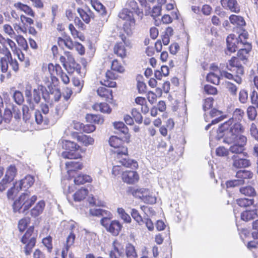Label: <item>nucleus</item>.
<instances>
[{
	"label": "nucleus",
	"mask_w": 258,
	"mask_h": 258,
	"mask_svg": "<svg viewBox=\"0 0 258 258\" xmlns=\"http://www.w3.org/2000/svg\"><path fill=\"white\" fill-rule=\"evenodd\" d=\"M90 4L96 11L100 13L102 15L106 14L105 7L98 0H93Z\"/></svg>",
	"instance_id": "nucleus-47"
},
{
	"label": "nucleus",
	"mask_w": 258,
	"mask_h": 258,
	"mask_svg": "<svg viewBox=\"0 0 258 258\" xmlns=\"http://www.w3.org/2000/svg\"><path fill=\"white\" fill-rule=\"evenodd\" d=\"M37 196H30V192L22 193L19 198L15 200L13 205V210L15 212H22L28 210L36 202Z\"/></svg>",
	"instance_id": "nucleus-4"
},
{
	"label": "nucleus",
	"mask_w": 258,
	"mask_h": 258,
	"mask_svg": "<svg viewBox=\"0 0 258 258\" xmlns=\"http://www.w3.org/2000/svg\"><path fill=\"white\" fill-rule=\"evenodd\" d=\"M236 203L240 207L244 208L253 205L254 200L247 198H240L236 200Z\"/></svg>",
	"instance_id": "nucleus-53"
},
{
	"label": "nucleus",
	"mask_w": 258,
	"mask_h": 258,
	"mask_svg": "<svg viewBox=\"0 0 258 258\" xmlns=\"http://www.w3.org/2000/svg\"><path fill=\"white\" fill-rule=\"evenodd\" d=\"M44 82L45 83V85L48 88L49 93L51 94H54V101L58 102L61 97V93L60 90L59 89L57 88V86L58 85H56L55 84L50 83L49 78L48 77L46 78V79L44 80Z\"/></svg>",
	"instance_id": "nucleus-20"
},
{
	"label": "nucleus",
	"mask_w": 258,
	"mask_h": 258,
	"mask_svg": "<svg viewBox=\"0 0 258 258\" xmlns=\"http://www.w3.org/2000/svg\"><path fill=\"white\" fill-rule=\"evenodd\" d=\"M206 79L208 82L217 85L219 84L220 77L215 73L210 72L208 74Z\"/></svg>",
	"instance_id": "nucleus-54"
},
{
	"label": "nucleus",
	"mask_w": 258,
	"mask_h": 258,
	"mask_svg": "<svg viewBox=\"0 0 258 258\" xmlns=\"http://www.w3.org/2000/svg\"><path fill=\"white\" fill-rule=\"evenodd\" d=\"M139 179L138 173L134 170H126L121 173L122 180L128 184H134L138 182Z\"/></svg>",
	"instance_id": "nucleus-15"
},
{
	"label": "nucleus",
	"mask_w": 258,
	"mask_h": 258,
	"mask_svg": "<svg viewBox=\"0 0 258 258\" xmlns=\"http://www.w3.org/2000/svg\"><path fill=\"white\" fill-rule=\"evenodd\" d=\"M14 8L19 11L24 12L26 15L34 18L35 13L29 5L19 2L14 4Z\"/></svg>",
	"instance_id": "nucleus-22"
},
{
	"label": "nucleus",
	"mask_w": 258,
	"mask_h": 258,
	"mask_svg": "<svg viewBox=\"0 0 258 258\" xmlns=\"http://www.w3.org/2000/svg\"><path fill=\"white\" fill-rule=\"evenodd\" d=\"M85 119L87 122L93 124H102L104 122L103 117L100 114H94L88 113L86 114Z\"/></svg>",
	"instance_id": "nucleus-35"
},
{
	"label": "nucleus",
	"mask_w": 258,
	"mask_h": 258,
	"mask_svg": "<svg viewBox=\"0 0 258 258\" xmlns=\"http://www.w3.org/2000/svg\"><path fill=\"white\" fill-rule=\"evenodd\" d=\"M92 107L94 111H100L103 113L110 114L112 111L111 108L105 102L95 103Z\"/></svg>",
	"instance_id": "nucleus-29"
},
{
	"label": "nucleus",
	"mask_w": 258,
	"mask_h": 258,
	"mask_svg": "<svg viewBox=\"0 0 258 258\" xmlns=\"http://www.w3.org/2000/svg\"><path fill=\"white\" fill-rule=\"evenodd\" d=\"M8 61L7 58L5 56L0 58V69L3 73H6L8 71Z\"/></svg>",
	"instance_id": "nucleus-60"
},
{
	"label": "nucleus",
	"mask_w": 258,
	"mask_h": 258,
	"mask_svg": "<svg viewBox=\"0 0 258 258\" xmlns=\"http://www.w3.org/2000/svg\"><path fill=\"white\" fill-rule=\"evenodd\" d=\"M41 100V89L38 87L33 90L32 94V101H33L35 103L38 104Z\"/></svg>",
	"instance_id": "nucleus-56"
},
{
	"label": "nucleus",
	"mask_w": 258,
	"mask_h": 258,
	"mask_svg": "<svg viewBox=\"0 0 258 258\" xmlns=\"http://www.w3.org/2000/svg\"><path fill=\"white\" fill-rule=\"evenodd\" d=\"M35 120L38 124H46L47 123V119H44L40 111L37 110L35 113Z\"/></svg>",
	"instance_id": "nucleus-64"
},
{
	"label": "nucleus",
	"mask_w": 258,
	"mask_h": 258,
	"mask_svg": "<svg viewBox=\"0 0 258 258\" xmlns=\"http://www.w3.org/2000/svg\"><path fill=\"white\" fill-rule=\"evenodd\" d=\"M135 102L136 105L140 106L141 111L143 114H146L149 112V107L145 97H137L135 99Z\"/></svg>",
	"instance_id": "nucleus-34"
},
{
	"label": "nucleus",
	"mask_w": 258,
	"mask_h": 258,
	"mask_svg": "<svg viewBox=\"0 0 258 258\" xmlns=\"http://www.w3.org/2000/svg\"><path fill=\"white\" fill-rule=\"evenodd\" d=\"M132 115L135 121L138 123H141L143 121V117L141 113L136 108H133L131 112Z\"/></svg>",
	"instance_id": "nucleus-63"
},
{
	"label": "nucleus",
	"mask_w": 258,
	"mask_h": 258,
	"mask_svg": "<svg viewBox=\"0 0 258 258\" xmlns=\"http://www.w3.org/2000/svg\"><path fill=\"white\" fill-rule=\"evenodd\" d=\"M77 12L82 20L86 24H89L91 20L92 12L90 9L87 11H85L82 8H78Z\"/></svg>",
	"instance_id": "nucleus-43"
},
{
	"label": "nucleus",
	"mask_w": 258,
	"mask_h": 258,
	"mask_svg": "<svg viewBox=\"0 0 258 258\" xmlns=\"http://www.w3.org/2000/svg\"><path fill=\"white\" fill-rule=\"evenodd\" d=\"M253 173L249 170H239L237 171L235 177L236 179L228 180L226 182L227 188L235 187L245 183H250L249 180L253 177Z\"/></svg>",
	"instance_id": "nucleus-7"
},
{
	"label": "nucleus",
	"mask_w": 258,
	"mask_h": 258,
	"mask_svg": "<svg viewBox=\"0 0 258 258\" xmlns=\"http://www.w3.org/2000/svg\"><path fill=\"white\" fill-rule=\"evenodd\" d=\"M109 143L110 146L118 150L114 152L117 154L118 158L121 155H127V148L123 146V141L116 136H111L109 140Z\"/></svg>",
	"instance_id": "nucleus-11"
},
{
	"label": "nucleus",
	"mask_w": 258,
	"mask_h": 258,
	"mask_svg": "<svg viewBox=\"0 0 258 258\" xmlns=\"http://www.w3.org/2000/svg\"><path fill=\"white\" fill-rule=\"evenodd\" d=\"M32 87L31 84L27 82L25 85V94L27 98V101L30 103L32 102Z\"/></svg>",
	"instance_id": "nucleus-59"
},
{
	"label": "nucleus",
	"mask_w": 258,
	"mask_h": 258,
	"mask_svg": "<svg viewBox=\"0 0 258 258\" xmlns=\"http://www.w3.org/2000/svg\"><path fill=\"white\" fill-rule=\"evenodd\" d=\"M67 173L70 179L74 177V173L82 170L84 167L83 164L80 162L69 161L65 164Z\"/></svg>",
	"instance_id": "nucleus-17"
},
{
	"label": "nucleus",
	"mask_w": 258,
	"mask_h": 258,
	"mask_svg": "<svg viewBox=\"0 0 258 258\" xmlns=\"http://www.w3.org/2000/svg\"><path fill=\"white\" fill-rule=\"evenodd\" d=\"M240 59L237 56H232L228 61L226 68L230 71L235 70L238 75L244 74V68L240 62Z\"/></svg>",
	"instance_id": "nucleus-13"
},
{
	"label": "nucleus",
	"mask_w": 258,
	"mask_h": 258,
	"mask_svg": "<svg viewBox=\"0 0 258 258\" xmlns=\"http://www.w3.org/2000/svg\"><path fill=\"white\" fill-rule=\"evenodd\" d=\"M127 9L135 13L137 15L142 19L143 17L144 13L142 10H140L139 8L138 4L135 0H128L127 1L126 5Z\"/></svg>",
	"instance_id": "nucleus-26"
},
{
	"label": "nucleus",
	"mask_w": 258,
	"mask_h": 258,
	"mask_svg": "<svg viewBox=\"0 0 258 258\" xmlns=\"http://www.w3.org/2000/svg\"><path fill=\"white\" fill-rule=\"evenodd\" d=\"M239 41L235 38L234 34L229 35L226 38L227 49L231 53L235 52L238 48L236 43Z\"/></svg>",
	"instance_id": "nucleus-25"
},
{
	"label": "nucleus",
	"mask_w": 258,
	"mask_h": 258,
	"mask_svg": "<svg viewBox=\"0 0 258 258\" xmlns=\"http://www.w3.org/2000/svg\"><path fill=\"white\" fill-rule=\"evenodd\" d=\"M97 93L106 101L111 102L113 99L112 90L105 87H99L97 90Z\"/></svg>",
	"instance_id": "nucleus-23"
},
{
	"label": "nucleus",
	"mask_w": 258,
	"mask_h": 258,
	"mask_svg": "<svg viewBox=\"0 0 258 258\" xmlns=\"http://www.w3.org/2000/svg\"><path fill=\"white\" fill-rule=\"evenodd\" d=\"M57 43L59 47L64 46L70 50H73L75 47L76 50L81 55H83L85 52V49L84 46L79 42H74L72 38L68 34H65L63 37H58L57 40Z\"/></svg>",
	"instance_id": "nucleus-8"
},
{
	"label": "nucleus",
	"mask_w": 258,
	"mask_h": 258,
	"mask_svg": "<svg viewBox=\"0 0 258 258\" xmlns=\"http://www.w3.org/2000/svg\"><path fill=\"white\" fill-rule=\"evenodd\" d=\"M30 221L31 219L29 217H24L19 221L18 228L21 233H23L27 229Z\"/></svg>",
	"instance_id": "nucleus-48"
},
{
	"label": "nucleus",
	"mask_w": 258,
	"mask_h": 258,
	"mask_svg": "<svg viewBox=\"0 0 258 258\" xmlns=\"http://www.w3.org/2000/svg\"><path fill=\"white\" fill-rule=\"evenodd\" d=\"M52 239L50 236H48L42 239V243L47 248L48 252H50L52 251L53 246L52 243Z\"/></svg>",
	"instance_id": "nucleus-62"
},
{
	"label": "nucleus",
	"mask_w": 258,
	"mask_h": 258,
	"mask_svg": "<svg viewBox=\"0 0 258 258\" xmlns=\"http://www.w3.org/2000/svg\"><path fill=\"white\" fill-rule=\"evenodd\" d=\"M125 33H121L119 35V37L122 40V42L123 44H124L126 47H129L131 46V40L130 39V36L132 34V30L130 33H127L126 31L124 30Z\"/></svg>",
	"instance_id": "nucleus-57"
},
{
	"label": "nucleus",
	"mask_w": 258,
	"mask_h": 258,
	"mask_svg": "<svg viewBox=\"0 0 258 258\" xmlns=\"http://www.w3.org/2000/svg\"><path fill=\"white\" fill-rule=\"evenodd\" d=\"M233 166L236 168H242L248 167L251 165V162L249 160L244 158H237L234 155L232 156Z\"/></svg>",
	"instance_id": "nucleus-28"
},
{
	"label": "nucleus",
	"mask_w": 258,
	"mask_h": 258,
	"mask_svg": "<svg viewBox=\"0 0 258 258\" xmlns=\"http://www.w3.org/2000/svg\"><path fill=\"white\" fill-rule=\"evenodd\" d=\"M245 115V112L241 108H236L232 117L221 124L218 127L219 132H234V130L238 124L243 128V132H245V127L240 123Z\"/></svg>",
	"instance_id": "nucleus-3"
},
{
	"label": "nucleus",
	"mask_w": 258,
	"mask_h": 258,
	"mask_svg": "<svg viewBox=\"0 0 258 258\" xmlns=\"http://www.w3.org/2000/svg\"><path fill=\"white\" fill-rule=\"evenodd\" d=\"M13 98L15 102L19 105L22 104L24 101L23 93L20 91H15L13 94Z\"/></svg>",
	"instance_id": "nucleus-58"
},
{
	"label": "nucleus",
	"mask_w": 258,
	"mask_h": 258,
	"mask_svg": "<svg viewBox=\"0 0 258 258\" xmlns=\"http://www.w3.org/2000/svg\"><path fill=\"white\" fill-rule=\"evenodd\" d=\"M117 212L119 215L120 218L125 223H130L132 221V219L130 216L125 212V210L122 208H117Z\"/></svg>",
	"instance_id": "nucleus-51"
},
{
	"label": "nucleus",
	"mask_w": 258,
	"mask_h": 258,
	"mask_svg": "<svg viewBox=\"0 0 258 258\" xmlns=\"http://www.w3.org/2000/svg\"><path fill=\"white\" fill-rule=\"evenodd\" d=\"M257 217V210H245L242 212L240 215L241 219L244 221L248 222L252 220Z\"/></svg>",
	"instance_id": "nucleus-37"
},
{
	"label": "nucleus",
	"mask_w": 258,
	"mask_h": 258,
	"mask_svg": "<svg viewBox=\"0 0 258 258\" xmlns=\"http://www.w3.org/2000/svg\"><path fill=\"white\" fill-rule=\"evenodd\" d=\"M48 70L50 75L51 82L52 84L58 85L59 80L57 76H59L61 81L66 85L68 84L70 82V78L68 75L63 72L61 67L59 64H53L49 63L48 64Z\"/></svg>",
	"instance_id": "nucleus-6"
},
{
	"label": "nucleus",
	"mask_w": 258,
	"mask_h": 258,
	"mask_svg": "<svg viewBox=\"0 0 258 258\" xmlns=\"http://www.w3.org/2000/svg\"><path fill=\"white\" fill-rule=\"evenodd\" d=\"M17 174V169L15 165H10L7 168L5 175L3 178L10 182L13 181Z\"/></svg>",
	"instance_id": "nucleus-30"
},
{
	"label": "nucleus",
	"mask_w": 258,
	"mask_h": 258,
	"mask_svg": "<svg viewBox=\"0 0 258 258\" xmlns=\"http://www.w3.org/2000/svg\"><path fill=\"white\" fill-rule=\"evenodd\" d=\"M113 249L111 251H113L114 253H118L119 255L122 254V250L123 249L124 245L121 241L119 240L115 239L113 242Z\"/></svg>",
	"instance_id": "nucleus-49"
},
{
	"label": "nucleus",
	"mask_w": 258,
	"mask_h": 258,
	"mask_svg": "<svg viewBox=\"0 0 258 258\" xmlns=\"http://www.w3.org/2000/svg\"><path fill=\"white\" fill-rule=\"evenodd\" d=\"M73 91L71 88L66 87L63 93V99L56 106V110L58 114H62L66 110L70 104V98L73 95Z\"/></svg>",
	"instance_id": "nucleus-12"
},
{
	"label": "nucleus",
	"mask_w": 258,
	"mask_h": 258,
	"mask_svg": "<svg viewBox=\"0 0 258 258\" xmlns=\"http://www.w3.org/2000/svg\"><path fill=\"white\" fill-rule=\"evenodd\" d=\"M113 52L117 56L124 59L127 57V51L125 45L121 42H116L113 47Z\"/></svg>",
	"instance_id": "nucleus-24"
},
{
	"label": "nucleus",
	"mask_w": 258,
	"mask_h": 258,
	"mask_svg": "<svg viewBox=\"0 0 258 258\" xmlns=\"http://www.w3.org/2000/svg\"><path fill=\"white\" fill-rule=\"evenodd\" d=\"M223 134L224 142L228 144H233L229 148V151L235 154H242L245 150V146L247 142L246 136L243 132V128L237 125L234 132H219Z\"/></svg>",
	"instance_id": "nucleus-1"
},
{
	"label": "nucleus",
	"mask_w": 258,
	"mask_h": 258,
	"mask_svg": "<svg viewBox=\"0 0 258 258\" xmlns=\"http://www.w3.org/2000/svg\"><path fill=\"white\" fill-rule=\"evenodd\" d=\"M113 125L115 128L120 133L124 135V138L127 142H129L130 136L128 134V128L123 122H114Z\"/></svg>",
	"instance_id": "nucleus-33"
},
{
	"label": "nucleus",
	"mask_w": 258,
	"mask_h": 258,
	"mask_svg": "<svg viewBox=\"0 0 258 258\" xmlns=\"http://www.w3.org/2000/svg\"><path fill=\"white\" fill-rule=\"evenodd\" d=\"M119 162L123 166L126 168H130L133 169H136L138 168L137 161L128 158H122L119 161Z\"/></svg>",
	"instance_id": "nucleus-40"
},
{
	"label": "nucleus",
	"mask_w": 258,
	"mask_h": 258,
	"mask_svg": "<svg viewBox=\"0 0 258 258\" xmlns=\"http://www.w3.org/2000/svg\"><path fill=\"white\" fill-rule=\"evenodd\" d=\"M92 180V178L89 175L80 173L74 178V182L76 185H80L87 183H91Z\"/></svg>",
	"instance_id": "nucleus-31"
},
{
	"label": "nucleus",
	"mask_w": 258,
	"mask_h": 258,
	"mask_svg": "<svg viewBox=\"0 0 258 258\" xmlns=\"http://www.w3.org/2000/svg\"><path fill=\"white\" fill-rule=\"evenodd\" d=\"M13 110L12 106L11 108H6L3 116L0 114V124L2 123L3 122L5 123H9L12 117H13Z\"/></svg>",
	"instance_id": "nucleus-44"
},
{
	"label": "nucleus",
	"mask_w": 258,
	"mask_h": 258,
	"mask_svg": "<svg viewBox=\"0 0 258 258\" xmlns=\"http://www.w3.org/2000/svg\"><path fill=\"white\" fill-rule=\"evenodd\" d=\"M101 224L113 236H117L122 228V225L119 221L114 220L110 221V218L107 217L101 219Z\"/></svg>",
	"instance_id": "nucleus-10"
},
{
	"label": "nucleus",
	"mask_w": 258,
	"mask_h": 258,
	"mask_svg": "<svg viewBox=\"0 0 258 258\" xmlns=\"http://www.w3.org/2000/svg\"><path fill=\"white\" fill-rule=\"evenodd\" d=\"M118 17L120 19L125 21L123 25V29L128 34L130 33L135 28L136 25V20L134 17L133 12L129 10L128 9L123 8L119 13Z\"/></svg>",
	"instance_id": "nucleus-9"
},
{
	"label": "nucleus",
	"mask_w": 258,
	"mask_h": 258,
	"mask_svg": "<svg viewBox=\"0 0 258 258\" xmlns=\"http://www.w3.org/2000/svg\"><path fill=\"white\" fill-rule=\"evenodd\" d=\"M45 207V202L44 200L39 201L35 206L31 210L30 214L32 217H36L40 215L43 211Z\"/></svg>",
	"instance_id": "nucleus-32"
},
{
	"label": "nucleus",
	"mask_w": 258,
	"mask_h": 258,
	"mask_svg": "<svg viewBox=\"0 0 258 258\" xmlns=\"http://www.w3.org/2000/svg\"><path fill=\"white\" fill-rule=\"evenodd\" d=\"M125 254L127 258H137L138 256L135 246L130 243L125 246Z\"/></svg>",
	"instance_id": "nucleus-46"
},
{
	"label": "nucleus",
	"mask_w": 258,
	"mask_h": 258,
	"mask_svg": "<svg viewBox=\"0 0 258 258\" xmlns=\"http://www.w3.org/2000/svg\"><path fill=\"white\" fill-rule=\"evenodd\" d=\"M142 201L148 204H154L156 202V198L153 196L149 190L147 189V191L145 194Z\"/></svg>",
	"instance_id": "nucleus-50"
},
{
	"label": "nucleus",
	"mask_w": 258,
	"mask_h": 258,
	"mask_svg": "<svg viewBox=\"0 0 258 258\" xmlns=\"http://www.w3.org/2000/svg\"><path fill=\"white\" fill-rule=\"evenodd\" d=\"M37 235L34 234V227H28L21 238V242L24 245V251L26 255H29L36 243Z\"/></svg>",
	"instance_id": "nucleus-5"
},
{
	"label": "nucleus",
	"mask_w": 258,
	"mask_h": 258,
	"mask_svg": "<svg viewBox=\"0 0 258 258\" xmlns=\"http://www.w3.org/2000/svg\"><path fill=\"white\" fill-rule=\"evenodd\" d=\"M15 39L18 43V45L21 47L24 50H27L28 48L27 42L25 38L21 35H16Z\"/></svg>",
	"instance_id": "nucleus-52"
},
{
	"label": "nucleus",
	"mask_w": 258,
	"mask_h": 258,
	"mask_svg": "<svg viewBox=\"0 0 258 258\" xmlns=\"http://www.w3.org/2000/svg\"><path fill=\"white\" fill-rule=\"evenodd\" d=\"M34 181L35 179L33 176L27 175L24 178L16 181L14 186H16V189L20 191L23 188L28 189L30 188L33 185Z\"/></svg>",
	"instance_id": "nucleus-18"
},
{
	"label": "nucleus",
	"mask_w": 258,
	"mask_h": 258,
	"mask_svg": "<svg viewBox=\"0 0 258 258\" xmlns=\"http://www.w3.org/2000/svg\"><path fill=\"white\" fill-rule=\"evenodd\" d=\"M173 34V29L170 27H168L163 34L161 35V42L164 45H167L170 42V38Z\"/></svg>",
	"instance_id": "nucleus-42"
},
{
	"label": "nucleus",
	"mask_w": 258,
	"mask_h": 258,
	"mask_svg": "<svg viewBox=\"0 0 258 258\" xmlns=\"http://www.w3.org/2000/svg\"><path fill=\"white\" fill-rule=\"evenodd\" d=\"M118 76L114 72L107 70L105 73V78L100 81V84L108 88H114L116 87V83L115 81L117 79Z\"/></svg>",
	"instance_id": "nucleus-14"
},
{
	"label": "nucleus",
	"mask_w": 258,
	"mask_h": 258,
	"mask_svg": "<svg viewBox=\"0 0 258 258\" xmlns=\"http://www.w3.org/2000/svg\"><path fill=\"white\" fill-rule=\"evenodd\" d=\"M220 3L223 8L232 13H239L240 12V7L237 0H221Z\"/></svg>",
	"instance_id": "nucleus-21"
},
{
	"label": "nucleus",
	"mask_w": 258,
	"mask_h": 258,
	"mask_svg": "<svg viewBox=\"0 0 258 258\" xmlns=\"http://www.w3.org/2000/svg\"><path fill=\"white\" fill-rule=\"evenodd\" d=\"M72 137L76 139L77 142L81 144L82 146L88 147L90 145H93L94 143V139L90 136L80 134L78 132H72Z\"/></svg>",
	"instance_id": "nucleus-16"
},
{
	"label": "nucleus",
	"mask_w": 258,
	"mask_h": 258,
	"mask_svg": "<svg viewBox=\"0 0 258 258\" xmlns=\"http://www.w3.org/2000/svg\"><path fill=\"white\" fill-rule=\"evenodd\" d=\"M239 191L241 194L247 197H254L256 195L254 188L250 185L240 187Z\"/></svg>",
	"instance_id": "nucleus-45"
},
{
	"label": "nucleus",
	"mask_w": 258,
	"mask_h": 258,
	"mask_svg": "<svg viewBox=\"0 0 258 258\" xmlns=\"http://www.w3.org/2000/svg\"><path fill=\"white\" fill-rule=\"evenodd\" d=\"M147 191V188L135 189L133 187H129L127 189V193L132 195L135 198L140 199L142 200L145 194Z\"/></svg>",
	"instance_id": "nucleus-39"
},
{
	"label": "nucleus",
	"mask_w": 258,
	"mask_h": 258,
	"mask_svg": "<svg viewBox=\"0 0 258 258\" xmlns=\"http://www.w3.org/2000/svg\"><path fill=\"white\" fill-rule=\"evenodd\" d=\"M110 69L111 70H109L110 71H111L116 74H123L125 71L124 66L122 64L121 62L116 58L114 59L112 61Z\"/></svg>",
	"instance_id": "nucleus-36"
},
{
	"label": "nucleus",
	"mask_w": 258,
	"mask_h": 258,
	"mask_svg": "<svg viewBox=\"0 0 258 258\" xmlns=\"http://www.w3.org/2000/svg\"><path fill=\"white\" fill-rule=\"evenodd\" d=\"M89 191L87 188L82 187L77 190L73 195L75 202H81L84 200L88 195Z\"/></svg>",
	"instance_id": "nucleus-38"
},
{
	"label": "nucleus",
	"mask_w": 258,
	"mask_h": 258,
	"mask_svg": "<svg viewBox=\"0 0 258 258\" xmlns=\"http://www.w3.org/2000/svg\"><path fill=\"white\" fill-rule=\"evenodd\" d=\"M256 108V107L253 106H249L247 108L246 113L247 117L251 121L255 120L257 116Z\"/></svg>",
	"instance_id": "nucleus-55"
},
{
	"label": "nucleus",
	"mask_w": 258,
	"mask_h": 258,
	"mask_svg": "<svg viewBox=\"0 0 258 258\" xmlns=\"http://www.w3.org/2000/svg\"><path fill=\"white\" fill-rule=\"evenodd\" d=\"M58 146L63 151L61 153V157L65 159H80L82 158V153L86 152L77 143L69 140L61 139L58 142Z\"/></svg>",
	"instance_id": "nucleus-2"
},
{
	"label": "nucleus",
	"mask_w": 258,
	"mask_h": 258,
	"mask_svg": "<svg viewBox=\"0 0 258 258\" xmlns=\"http://www.w3.org/2000/svg\"><path fill=\"white\" fill-rule=\"evenodd\" d=\"M68 28L71 35L74 39H78L82 41L85 40V37L84 35L79 31L72 23L69 24Z\"/></svg>",
	"instance_id": "nucleus-41"
},
{
	"label": "nucleus",
	"mask_w": 258,
	"mask_h": 258,
	"mask_svg": "<svg viewBox=\"0 0 258 258\" xmlns=\"http://www.w3.org/2000/svg\"><path fill=\"white\" fill-rule=\"evenodd\" d=\"M229 20L230 23L237 28L241 29L246 25L244 18L241 16L232 14L229 16Z\"/></svg>",
	"instance_id": "nucleus-27"
},
{
	"label": "nucleus",
	"mask_w": 258,
	"mask_h": 258,
	"mask_svg": "<svg viewBox=\"0 0 258 258\" xmlns=\"http://www.w3.org/2000/svg\"><path fill=\"white\" fill-rule=\"evenodd\" d=\"M243 47L239 49L237 52V56L240 60L246 62L252 50L251 43L243 42Z\"/></svg>",
	"instance_id": "nucleus-19"
},
{
	"label": "nucleus",
	"mask_w": 258,
	"mask_h": 258,
	"mask_svg": "<svg viewBox=\"0 0 258 258\" xmlns=\"http://www.w3.org/2000/svg\"><path fill=\"white\" fill-rule=\"evenodd\" d=\"M131 216L139 224L141 225L143 223V220L142 217L138 212V211L135 209H133L131 213Z\"/></svg>",
	"instance_id": "nucleus-61"
}]
</instances>
